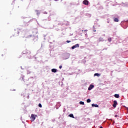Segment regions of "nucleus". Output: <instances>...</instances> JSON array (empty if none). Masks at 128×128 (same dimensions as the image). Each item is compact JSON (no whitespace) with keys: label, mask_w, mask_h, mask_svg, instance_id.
<instances>
[{"label":"nucleus","mask_w":128,"mask_h":128,"mask_svg":"<svg viewBox=\"0 0 128 128\" xmlns=\"http://www.w3.org/2000/svg\"><path fill=\"white\" fill-rule=\"evenodd\" d=\"M80 47V45L78 44H76V45L74 46H73L72 47V50H74V48H79Z\"/></svg>","instance_id":"39448f33"},{"label":"nucleus","mask_w":128,"mask_h":128,"mask_svg":"<svg viewBox=\"0 0 128 128\" xmlns=\"http://www.w3.org/2000/svg\"><path fill=\"white\" fill-rule=\"evenodd\" d=\"M24 54H31L30 50H26L25 51V53Z\"/></svg>","instance_id":"6e6552de"},{"label":"nucleus","mask_w":128,"mask_h":128,"mask_svg":"<svg viewBox=\"0 0 128 128\" xmlns=\"http://www.w3.org/2000/svg\"><path fill=\"white\" fill-rule=\"evenodd\" d=\"M94 88V86L91 84L90 86L88 88V90H92Z\"/></svg>","instance_id":"0eeeda50"},{"label":"nucleus","mask_w":128,"mask_h":128,"mask_svg":"<svg viewBox=\"0 0 128 128\" xmlns=\"http://www.w3.org/2000/svg\"><path fill=\"white\" fill-rule=\"evenodd\" d=\"M118 18H115L114 19V22H118Z\"/></svg>","instance_id":"4468645a"},{"label":"nucleus","mask_w":128,"mask_h":128,"mask_svg":"<svg viewBox=\"0 0 128 128\" xmlns=\"http://www.w3.org/2000/svg\"><path fill=\"white\" fill-rule=\"evenodd\" d=\"M27 38H34V36H32V35H30V36H28Z\"/></svg>","instance_id":"dca6fc26"},{"label":"nucleus","mask_w":128,"mask_h":128,"mask_svg":"<svg viewBox=\"0 0 128 128\" xmlns=\"http://www.w3.org/2000/svg\"><path fill=\"white\" fill-rule=\"evenodd\" d=\"M68 116L70 118H74V114H71L68 115Z\"/></svg>","instance_id":"9d476101"},{"label":"nucleus","mask_w":128,"mask_h":128,"mask_svg":"<svg viewBox=\"0 0 128 128\" xmlns=\"http://www.w3.org/2000/svg\"><path fill=\"white\" fill-rule=\"evenodd\" d=\"M83 4H85V6H88V0H84L82 2Z\"/></svg>","instance_id":"20e7f679"},{"label":"nucleus","mask_w":128,"mask_h":128,"mask_svg":"<svg viewBox=\"0 0 128 128\" xmlns=\"http://www.w3.org/2000/svg\"><path fill=\"white\" fill-rule=\"evenodd\" d=\"M116 104H118V102L116 100H114V104H112L113 108H116Z\"/></svg>","instance_id":"423d86ee"},{"label":"nucleus","mask_w":128,"mask_h":128,"mask_svg":"<svg viewBox=\"0 0 128 128\" xmlns=\"http://www.w3.org/2000/svg\"><path fill=\"white\" fill-rule=\"evenodd\" d=\"M114 96L116 98H120V95L118 94H115L114 95Z\"/></svg>","instance_id":"9b49d317"},{"label":"nucleus","mask_w":128,"mask_h":128,"mask_svg":"<svg viewBox=\"0 0 128 128\" xmlns=\"http://www.w3.org/2000/svg\"><path fill=\"white\" fill-rule=\"evenodd\" d=\"M62 68V66H59V68L60 69V68Z\"/></svg>","instance_id":"412c9836"},{"label":"nucleus","mask_w":128,"mask_h":128,"mask_svg":"<svg viewBox=\"0 0 128 128\" xmlns=\"http://www.w3.org/2000/svg\"><path fill=\"white\" fill-rule=\"evenodd\" d=\"M20 34V31L18 29L15 30L14 32V35L13 36H18V34Z\"/></svg>","instance_id":"f257e3e1"},{"label":"nucleus","mask_w":128,"mask_h":128,"mask_svg":"<svg viewBox=\"0 0 128 128\" xmlns=\"http://www.w3.org/2000/svg\"><path fill=\"white\" fill-rule=\"evenodd\" d=\"M80 104L84 105V102L80 101Z\"/></svg>","instance_id":"2eb2a0df"},{"label":"nucleus","mask_w":128,"mask_h":128,"mask_svg":"<svg viewBox=\"0 0 128 128\" xmlns=\"http://www.w3.org/2000/svg\"><path fill=\"white\" fill-rule=\"evenodd\" d=\"M66 42H67L68 44H69V42H71L70 40H67L66 41Z\"/></svg>","instance_id":"aec40b11"},{"label":"nucleus","mask_w":128,"mask_h":128,"mask_svg":"<svg viewBox=\"0 0 128 128\" xmlns=\"http://www.w3.org/2000/svg\"><path fill=\"white\" fill-rule=\"evenodd\" d=\"M92 106H95V108H98V105L96 104H92Z\"/></svg>","instance_id":"f8f14e48"},{"label":"nucleus","mask_w":128,"mask_h":128,"mask_svg":"<svg viewBox=\"0 0 128 128\" xmlns=\"http://www.w3.org/2000/svg\"><path fill=\"white\" fill-rule=\"evenodd\" d=\"M86 102H90V99H88Z\"/></svg>","instance_id":"a211bd4d"},{"label":"nucleus","mask_w":128,"mask_h":128,"mask_svg":"<svg viewBox=\"0 0 128 128\" xmlns=\"http://www.w3.org/2000/svg\"><path fill=\"white\" fill-rule=\"evenodd\" d=\"M108 42H112V38H108Z\"/></svg>","instance_id":"f3484780"},{"label":"nucleus","mask_w":128,"mask_h":128,"mask_svg":"<svg viewBox=\"0 0 128 128\" xmlns=\"http://www.w3.org/2000/svg\"><path fill=\"white\" fill-rule=\"evenodd\" d=\"M30 120L31 122H34L36 120V116H34V114H32L31 115Z\"/></svg>","instance_id":"7ed1b4c3"},{"label":"nucleus","mask_w":128,"mask_h":128,"mask_svg":"<svg viewBox=\"0 0 128 128\" xmlns=\"http://www.w3.org/2000/svg\"><path fill=\"white\" fill-rule=\"evenodd\" d=\"M114 117H115V118H118V115H115V116H114Z\"/></svg>","instance_id":"4be33fe9"},{"label":"nucleus","mask_w":128,"mask_h":128,"mask_svg":"<svg viewBox=\"0 0 128 128\" xmlns=\"http://www.w3.org/2000/svg\"><path fill=\"white\" fill-rule=\"evenodd\" d=\"M84 32H88V30H84Z\"/></svg>","instance_id":"5701e85b"},{"label":"nucleus","mask_w":128,"mask_h":128,"mask_svg":"<svg viewBox=\"0 0 128 128\" xmlns=\"http://www.w3.org/2000/svg\"><path fill=\"white\" fill-rule=\"evenodd\" d=\"M100 128H102V126H100Z\"/></svg>","instance_id":"b1692460"},{"label":"nucleus","mask_w":128,"mask_h":128,"mask_svg":"<svg viewBox=\"0 0 128 128\" xmlns=\"http://www.w3.org/2000/svg\"><path fill=\"white\" fill-rule=\"evenodd\" d=\"M64 60H68V58H70V54H68V53L65 54L64 56Z\"/></svg>","instance_id":"f03ea898"},{"label":"nucleus","mask_w":128,"mask_h":128,"mask_svg":"<svg viewBox=\"0 0 128 128\" xmlns=\"http://www.w3.org/2000/svg\"><path fill=\"white\" fill-rule=\"evenodd\" d=\"M38 106H39V108H42V104H38Z\"/></svg>","instance_id":"6ab92c4d"},{"label":"nucleus","mask_w":128,"mask_h":128,"mask_svg":"<svg viewBox=\"0 0 128 128\" xmlns=\"http://www.w3.org/2000/svg\"><path fill=\"white\" fill-rule=\"evenodd\" d=\"M52 72H56V68H53L52 70Z\"/></svg>","instance_id":"ddd939ff"},{"label":"nucleus","mask_w":128,"mask_h":128,"mask_svg":"<svg viewBox=\"0 0 128 128\" xmlns=\"http://www.w3.org/2000/svg\"><path fill=\"white\" fill-rule=\"evenodd\" d=\"M94 76H100V74H98V73H96L94 74Z\"/></svg>","instance_id":"1a4fd4ad"},{"label":"nucleus","mask_w":128,"mask_h":128,"mask_svg":"<svg viewBox=\"0 0 128 128\" xmlns=\"http://www.w3.org/2000/svg\"><path fill=\"white\" fill-rule=\"evenodd\" d=\"M82 32H84V30H82Z\"/></svg>","instance_id":"393cba45"}]
</instances>
